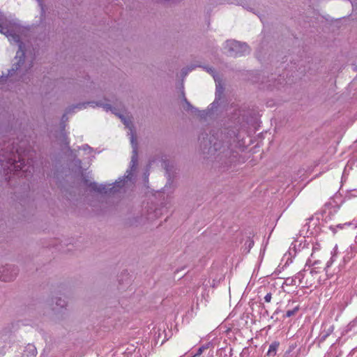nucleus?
Returning a JSON list of instances; mask_svg holds the SVG:
<instances>
[{
    "instance_id": "1a4fd4ad",
    "label": "nucleus",
    "mask_w": 357,
    "mask_h": 357,
    "mask_svg": "<svg viewBox=\"0 0 357 357\" xmlns=\"http://www.w3.org/2000/svg\"><path fill=\"white\" fill-rule=\"evenodd\" d=\"M55 304L56 306L53 307L54 310H59V309H62L66 305V301L61 298H55Z\"/></svg>"
},
{
    "instance_id": "0eeeda50",
    "label": "nucleus",
    "mask_w": 357,
    "mask_h": 357,
    "mask_svg": "<svg viewBox=\"0 0 357 357\" xmlns=\"http://www.w3.org/2000/svg\"><path fill=\"white\" fill-rule=\"evenodd\" d=\"M37 354V350L34 345L28 344L22 354V357H35Z\"/></svg>"
},
{
    "instance_id": "423d86ee",
    "label": "nucleus",
    "mask_w": 357,
    "mask_h": 357,
    "mask_svg": "<svg viewBox=\"0 0 357 357\" xmlns=\"http://www.w3.org/2000/svg\"><path fill=\"white\" fill-rule=\"evenodd\" d=\"M86 105H90L93 107H102L104 109V110H105L106 112L111 111L112 113L116 114L115 108L112 107L109 104L104 103L102 101H91V102H88L86 103L79 104V105H76L75 107V108H79V109L85 108Z\"/></svg>"
},
{
    "instance_id": "a211bd4d",
    "label": "nucleus",
    "mask_w": 357,
    "mask_h": 357,
    "mask_svg": "<svg viewBox=\"0 0 357 357\" xmlns=\"http://www.w3.org/2000/svg\"><path fill=\"white\" fill-rule=\"evenodd\" d=\"M82 149H83L84 151H87V150L91 151V148L89 145L84 144L82 146Z\"/></svg>"
},
{
    "instance_id": "412c9836",
    "label": "nucleus",
    "mask_w": 357,
    "mask_h": 357,
    "mask_svg": "<svg viewBox=\"0 0 357 357\" xmlns=\"http://www.w3.org/2000/svg\"><path fill=\"white\" fill-rule=\"evenodd\" d=\"M208 72H211V73H213V70H212V68H209V69L208 70Z\"/></svg>"
},
{
    "instance_id": "4be33fe9",
    "label": "nucleus",
    "mask_w": 357,
    "mask_h": 357,
    "mask_svg": "<svg viewBox=\"0 0 357 357\" xmlns=\"http://www.w3.org/2000/svg\"><path fill=\"white\" fill-rule=\"evenodd\" d=\"M336 357H338V356H336Z\"/></svg>"
},
{
    "instance_id": "dca6fc26",
    "label": "nucleus",
    "mask_w": 357,
    "mask_h": 357,
    "mask_svg": "<svg viewBox=\"0 0 357 357\" xmlns=\"http://www.w3.org/2000/svg\"><path fill=\"white\" fill-rule=\"evenodd\" d=\"M271 298H272V294L271 293H268L266 294V295L264 296V301L266 303H270L271 301Z\"/></svg>"
},
{
    "instance_id": "9d476101",
    "label": "nucleus",
    "mask_w": 357,
    "mask_h": 357,
    "mask_svg": "<svg viewBox=\"0 0 357 357\" xmlns=\"http://www.w3.org/2000/svg\"><path fill=\"white\" fill-rule=\"evenodd\" d=\"M351 225V222H346L344 224H338L335 226L331 225L329 227V229L333 232V234H336L337 229H342L344 228L345 226H350Z\"/></svg>"
},
{
    "instance_id": "7ed1b4c3",
    "label": "nucleus",
    "mask_w": 357,
    "mask_h": 357,
    "mask_svg": "<svg viewBox=\"0 0 357 357\" xmlns=\"http://www.w3.org/2000/svg\"><path fill=\"white\" fill-rule=\"evenodd\" d=\"M24 157L25 154H22L20 149H16L15 152H14L13 149L9 153V155L8 157H5L4 160H1V161L3 162L4 160H6V167L10 171L31 172L29 169H33V167H31V162H32V160H31V161H29V159H28L27 164H26Z\"/></svg>"
},
{
    "instance_id": "6e6552de",
    "label": "nucleus",
    "mask_w": 357,
    "mask_h": 357,
    "mask_svg": "<svg viewBox=\"0 0 357 357\" xmlns=\"http://www.w3.org/2000/svg\"><path fill=\"white\" fill-rule=\"evenodd\" d=\"M334 327L333 326H329L326 330H324L319 336V342H324L326 338L333 333Z\"/></svg>"
},
{
    "instance_id": "9b49d317",
    "label": "nucleus",
    "mask_w": 357,
    "mask_h": 357,
    "mask_svg": "<svg viewBox=\"0 0 357 357\" xmlns=\"http://www.w3.org/2000/svg\"><path fill=\"white\" fill-rule=\"evenodd\" d=\"M279 344L277 342L272 343L269 346V349L267 352V356H274L276 354L277 349L278 347Z\"/></svg>"
},
{
    "instance_id": "f3484780",
    "label": "nucleus",
    "mask_w": 357,
    "mask_h": 357,
    "mask_svg": "<svg viewBox=\"0 0 357 357\" xmlns=\"http://www.w3.org/2000/svg\"><path fill=\"white\" fill-rule=\"evenodd\" d=\"M248 244V247L249 248V250L254 245V241L251 239H248L246 243H245V245Z\"/></svg>"
},
{
    "instance_id": "aec40b11",
    "label": "nucleus",
    "mask_w": 357,
    "mask_h": 357,
    "mask_svg": "<svg viewBox=\"0 0 357 357\" xmlns=\"http://www.w3.org/2000/svg\"><path fill=\"white\" fill-rule=\"evenodd\" d=\"M332 261H333V257H331V260L327 262V266L328 267H329L331 265Z\"/></svg>"
},
{
    "instance_id": "f257e3e1",
    "label": "nucleus",
    "mask_w": 357,
    "mask_h": 357,
    "mask_svg": "<svg viewBox=\"0 0 357 357\" xmlns=\"http://www.w3.org/2000/svg\"><path fill=\"white\" fill-rule=\"evenodd\" d=\"M209 153L223 167H229L238 160V152L243 151L244 142L234 130L220 131L209 139Z\"/></svg>"
},
{
    "instance_id": "2eb2a0df",
    "label": "nucleus",
    "mask_w": 357,
    "mask_h": 357,
    "mask_svg": "<svg viewBox=\"0 0 357 357\" xmlns=\"http://www.w3.org/2000/svg\"><path fill=\"white\" fill-rule=\"evenodd\" d=\"M298 307L296 306L295 307L294 309L292 310H289L286 312V314H285V317H292L294 316L298 310Z\"/></svg>"
},
{
    "instance_id": "39448f33",
    "label": "nucleus",
    "mask_w": 357,
    "mask_h": 357,
    "mask_svg": "<svg viewBox=\"0 0 357 357\" xmlns=\"http://www.w3.org/2000/svg\"><path fill=\"white\" fill-rule=\"evenodd\" d=\"M0 271V280L3 282H10L13 280L17 275V270L13 266H6L1 268Z\"/></svg>"
},
{
    "instance_id": "ddd939ff",
    "label": "nucleus",
    "mask_w": 357,
    "mask_h": 357,
    "mask_svg": "<svg viewBox=\"0 0 357 357\" xmlns=\"http://www.w3.org/2000/svg\"><path fill=\"white\" fill-rule=\"evenodd\" d=\"M183 102H184V105H183L184 109H185V110L194 109L195 107L190 103V102H188V100L185 97L184 93L183 94Z\"/></svg>"
},
{
    "instance_id": "6ab92c4d",
    "label": "nucleus",
    "mask_w": 357,
    "mask_h": 357,
    "mask_svg": "<svg viewBox=\"0 0 357 357\" xmlns=\"http://www.w3.org/2000/svg\"><path fill=\"white\" fill-rule=\"evenodd\" d=\"M63 139H64L65 144L68 145L69 144V142L68 140L67 137L65 135H63Z\"/></svg>"
},
{
    "instance_id": "f8f14e48",
    "label": "nucleus",
    "mask_w": 357,
    "mask_h": 357,
    "mask_svg": "<svg viewBox=\"0 0 357 357\" xmlns=\"http://www.w3.org/2000/svg\"><path fill=\"white\" fill-rule=\"evenodd\" d=\"M209 346H210V343L202 345V347H200L198 349L197 353L192 357H197V356H200L204 352V351L208 349Z\"/></svg>"
},
{
    "instance_id": "4468645a",
    "label": "nucleus",
    "mask_w": 357,
    "mask_h": 357,
    "mask_svg": "<svg viewBox=\"0 0 357 357\" xmlns=\"http://www.w3.org/2000/svg\"><path fill=\"white\" fill-rule=\"evenodd\" d=\"M304 274L303 272H298L294 278H292L291 283L296 284V280H298L299 283H301V280L303 278Z\"/></svg>"
},
{
    "instance_id": "20e7f679",
    "label": "nucleus",
    "mask_w": 357,
    "mask_h": 357,
    "mask_svg": "<svg viewBox=\"0 0 357 357\" xmlns=\"http://www.w3.org/2000/svg\"><path fill=\"white\" fill-rule=\"evenodd\" d=\"M225 49L227 50L231 56H242L250 52L247 44L234 40H227Z\"/></svg>"
},
{
    "instance_id": "f03ea898",
    "label": "nucleus",
    "mask_w": 357,
    "mask_h": 357,
    "mask_svg": "<svg viewBox=\"0 0 357 357\" xmlns=\"http://www.w3.org/2000/svg\"><path fill=\"white\" fill-rule=\"evenodd\" d=\"M123 123L130 129V142L132 148V155L130 161V169L127 170V175L123 178H119L118 181H116L114 183H113V186L111 187L112 185H106L103 184H98L96 182H91L89 184V186L94 191L100 192V193H107V192H114L118 190V188L123 187L126 183V181L128 180H131L132 176V171H134L137 165V138L135 135L134 130H132L133 126L132 122L124 118L122 115H119Z\"/></svg>"
}]
</instances>
